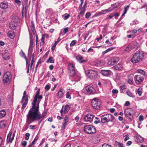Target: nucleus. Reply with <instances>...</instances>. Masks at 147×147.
Returning <instances> with one entry per match:
<instances>
[{"mask_svg": "<svg viewBox=\"0 0 147 147\" xmlns=\"http://www.w3.org/2000/svg\"><path fill=\"white\" fill-rule=\"evenodd\" d=\"M113 68L116 70H120L122 68L123 66L121 64L118 63L117 65H115Z\"/></svg>", "mask_w": 147, "mask_h": 147, "instance_id": "30", "label": "nucleus"}, {"mask_svg": "<svg viewBox=\"0 0 147 147\" xmlns=\"http://www.w3.org/2000/svg\"><path fill=\"white\" fill-rule=\"evenodd\" d=\"M26 92L25 91L23 93V95L22 98V100H25L26 96Z\"/></svg>", "mask_w": 147, "mask_h": 147, "instance_id": "59", "label": "nucleus"}, {"mask_svg": "<svg viewBox=\"0 0 147 147\" xmlns=\"http://www.w3.org/2000/svg\"><path fill=\"white\" fill-rule=\"evenodd\" d=\"M34 55H32V60H31V65H30V67H31V68H32V65L34 63Z\"/></svg>", "mask_w": 147, "mask_h": 147, "instance_id": "52", "label": "nucleus"}, {"mask_svg": "<svg viewBox=\"0 0 147 147\" xmlns=\"http://www.w3.org/2000/svg\"><path fill=\"white\" fill-rule=\"evenodd\" d=\"M132 49V47L130 45H129L125 49V51L127 53H129Z\"/></svg>", "mask_w": 147, "mask_h": 147, "instance_id": "36", "label": "nucleus"}, {"mask_svg": "<svg viewBox=\"0 0 147 147\" xmlns=\"http://www.w3.org/2000/svg\"><path fill=\"white\" fill-rule=\"evenodd\" d=\"M7 124V122L6 120H3L0 121V127L3 128L5 127Z\"/></svg>", "mask_w": 147, "mask_h": 147, "instance_id": "24", "label": "nucleus"}, {"mask_svg": "<svg viewBox=\"0 0 147 147\" xmlns=\"http://www.w3.org/2000/svg\"><path fill=\"white\" fill-rule=\"evenodd\" d=\"M30 135V134L28 133H27L26 134V137H25V139L28 140L29 138V136Z\"/></svg>", "mask_w": 147, "mask_h": 147, "instance_id": "56", "label": "nucleus"}, {"mask_svg": "<svg viewBox=\"0 0 147 147\" xmlns=\"http://www.w3.org/2000/svg\"><path fill=\"white\" fill-rule=\"evenodd\" d=\"M46 37L47 38H48L49 37V35L47 34H44L42 35L41 41L40 42V46H43L45 42V38Z\"/></svg>", "mask_w": 147, "mask_h": 147, "instance_id": "21", "label": "nucleus"}, {"mask_svg": "<svg viewBox=\"0 0 147 147\" xmlns=\"http://www.w3.org/2000/svg\"><path fill=\"white\" fill-rule=\"evenodd\" d=\"M20 55L22 57H24V59H25L26 61V64L27 65L28 63L27 62V59L26 57L25 54L24 53V52L23 51L21 50V52L20 53Z\"/></svg>", "mask_w": 147, "mask_h": 147, "instance_id": "35", "label": "nucleus"}, {"mask_svg": "<svg viewBox=\"0 0 147 147\" xmlns=\"http://www.w3.org/2000/svg\"><path fill=\"white\" fill-rule=\"evenodd\" d=\"M31 30L34 35L36 34V32L35 29L34 25L32 22H31Z\"/></svg>", "mask_w": 147, "mask_h": 147, "instance_id": "32", "label": "nucleus"}, {"mask_svg": "<svg viewBox=\"0 0 147 147\" xmlns=\"http://www.w3.org/2000/svg\"><path fill=\"white\" fill-rule=\"evenodd\" d=\"M93 118V115L90 114H86L84 118V120L85 121H92Z\"/></svg>", "mask_w": 147, "mask_h": 147, "instance_id": "12", "label": "nucleus"}, {"mask_svg": "<svg viewBox=\"0 0 147 147\" xmlns=\"http://www.w3.org/2000/svg\"><path fill=\"white\" fill-rule=\"evenodd\" d=\"M26 9H25V12H24V9H23L22 10V16L23 17L24 16H26Z\"/></svg>", "mask_w": 147, "mask_h": 147, "instance_id": "55", "label": "nucleus"}, {"mask_svg": "<svg viewBox=\"0 0 147 147\" xmlns=\"http://www.w3.org/2000/svg\"><path fill=\"white\" fill-rule=\"evenodd\" d=\"M38 139V137H36L32 143L29 145L28 147H32V145L35 144V142L37 141Z\"/></svg>", "mask_w": 147, "mask_h": 147, "instance_id": "42", "label": "nucleus"}, {"mask_svg": "<svg viewBox=\"0 0 147 147\" xmlns=\"http://www.w3.org/2000/svg\"><path fill=\"white\" fill-rule=\"evenodd\" d=\"M84 131L85 132L88 134H92L95 133L96 131V129L91 125H86L84 127Z\"/></svg>", "mask_w": 147, "mask_h": 147, "instance_id": "4", "label": "nucleus"}, {"mask_svg": "<svg viewBox=\"0 0 147 147\" xmlns=\"http://www.w3.org/2000/svg\"><path fill=\"white\" fill-rule=\"evenodd\" d=\"M69 30L68 27H66L63 30V32L64 34H66L68 31Z\"/></svg>", "mask_w": 147, "mask_h": 147, "instance_id": "51", "label": "nucleus"}, {"mask_svg": "<svg viewBox=\"0 0 147 147\" xmlns=\"http://www.w3.org/2000/svg\"><path fill=\"white\" fill-rule=\"evenodd\" d=\"M142 88H139L137 90L136 92L138 94L139 96H141L142 95Z\"/></svg>", "mask_w": 147, "mask_h": 147, "instance_id": "39", "label": "nucleus"}, {"mask_svg": "<svg viewBox=\"0 0 147 147\" xmlns=\"http://www.w3.org/2000/svg\"><path fill=\"white\" fill-rule=\"evenodd\" d=\"M111 59V61L113 62V65H114L119 60V58L116 57H113Z\"/></svg>", "mask_w": 147, "mask_h": 147, "instance_id": "33", "label": "nucleus"}, {"mask_svg": "<svg viewBox=\"0 0 147 147\" xmlns=\"http://www.w3.org/2000/svg\"><path fill=\"white\" fill-rule=\"evenodd\" d=\"M64 123L63 124V126L62 127V128H63L64 129L65 128L67 123L69 121L68 116L66 115L64 119Z\"/></svg>", "mask_w": 147, "mask_h": 147, "instance_id": "25", "label": "nucleus"}, {"mask_svg": "<svg viewBox=\"0 0 147 147\" xmlns=\"http://www.w3.org/2000/svg\"><path fill=\"white\" fill-rule=\"evenodd\" d=\"M42 98V95H39L36 98V101H37V99H39V100H38V103H37V104L39 102V101H40V100Z\"/></svg>", "mask_w": 147, "mask_h": 147, "instance_id": "53", "label": "nucleus"}, {"mask_svg": "<svg viewBox=\"0 0 147 147\" xmlns=\"http://www.w3.org/2000/svg\"><path fill=\"white\" fill-rule=\"evenodd\" d=\"M115 146L116 147H123V144L117 141L115 142Z\"/></svg>", "mask_w": 147, "mask_h": 147, "instance_id": "41", "label": "nucleus"}, {"mask_svg": "<svg viewBox=\"0 0 147 147\" xmlns=\"http://www.w3.org/2000/svg\"><path fill=\"white\" fill-rule=\"evenodd\" d=\"M79 9L80 11L78 16V17L80 18L81 16L83 17V16L86 11V8L82 7V8Z\"/></svg>", "mask_w": 147, "mask_h": 147, "instance_id": "23", "label": "nucleus"}, {"mask_svg": "<svg viewBox=\"0 0 147 147\" xmlns=\"http://www.w3.org/2000/svg\"><path fill=\"white\" fill-rule=\"evenodd\" d=\"M12 132H10L9 134H8L7 139V142L8 143L9 142L11 143L12 141L14 139V137L15 134H13L12 138H11V136L12 135Z\"/></svg>", "mask_w": 147, "mask_h": 147, "instance_id": "13", "label": "nucleus"}, {"mask_svg": "<svg viewBox=\"0 0 147 147\" xmlns=\"http://www.w3.org/2000/svg\"><path fill=\"white\" fill-rule=\"evenodd\" d=\"M134 79L136 83L137 84H139L141 82L143 81L144 78L140 75H137L135 76Z\"/></svg>", "mask_w": 147, "mask_h": 147, "instance_id": "8", "label": "nucleus"}, {"mask_svg": "<svg viewBox=\"0 0 147 147\" xmlns=\"http://www.w3.org/2000/svg\"><path fill=\"white\" fill-rule=\"evenodd\" d=\"M85 89L87 92L89 94H94L95 92L94 88L90 86H86Z\"/></svg>", "mask_w": 147, "mask_h": 147, "instance_id": "9", "label": "nucleus"}, {"mask_svg": "<svg viewBox=\"0 0 147 147\" xmlns=\"http://www.w3.org/2000/svg\"><path fill=\"white\" fill-rule=\"evenodd\" d=\"M108 122L107 120V118L105 117H102L101 119V122L104 123L106 122Z\"/></svg>", "mask_w": 147, "mask_h": 147, "instance_id": "43", "label": "nucleus"}, {"mask_svg": "<svg viewBox=\"0 0 147 147\" xmlns=\"http://www.w3.org/2000/svg\"><path fill=\"white\" fill-rule=\"evenodd\" d=\"M113 16L115 17V18H116V17L118 16L119 15V14L117 13H113Z\"/></svg>", "mask_w": 147, "mask_h": 147, "instance_id": "63", "label": "nucleus"}, {"mask_svg": "<svg viewBox=\"0 0 147 147\" xmlns=\"http://www.w3.org/2000/svg\"><path fill=\"white\" fill-rule=\"evenodd\" d=\"M126 93L130 97H132V98L135 97V96L129 90H127L126 91Z\"/></svg>", "mask_w": 147, "mask_h": 147, "instance_id": "40", "label": "nucleus"}, {"mask_svg": "<svg viewBox=\"0 0 147 147\" xmlns=\"http://www.w3.org/2000/svg\"><path fill=\"white\" fill-rule=\"evenodd\" d=\"M2 57L3 59L5 60H7L9 59H10V56L8 55V54L7 53H3L2 54Z\"/></svg>", "mask_w": 147, "mask_h": 147, "instance_id": "31", "label": "nucleus"}, {"mask_svg": "<svg viewBox=\"0 0 147 147\" xmlns=\"http://www.w3.org/2000/svg\"><path fill=\"white\" fill-rule=\"evenodd\" d=\"M134 48L138 49L140 46V45L137 42H134Z\"/></svg>", "mask_w": 147, "mask_h": 147, "instance_id": "44", "label": "nucleus"}, {"mask_svg": "<svg viewBox=\"0 0 147 147\" xmlns=\"http://www.w3.org/2000/svg\"><path fill=\"white\" fill-rule=\"evenodd\" d=\"M107 63L109 65H113V62L111 61V59H110L108 62Z\"/></svg>", "mask_w": 147, "mask_h": 147, "instance_id": "61", "label": "nucleus"}, {"mask_svg": "<svg viewBox=\"0 0 147 147\" xmlns=\"http://www.w3.org/2000/svg\"><path fill=\"white\" fill-rule=\"evenodd\" d=\"M79 9L80 11L78 16V17L80 18L81 16L83 17V16L86 11V8L82 7V8Z\"/></svg>", "mask_w": 147, "mask_h": 147, "instance_id": "22", "label": "nucleus"}, {"mask_svg": "<svg viewBox=\"0 0 147 147\" xmlns=\"http://www.w3.org/2000/svg\"><path fill=\"white\" fill-rule=\"evenodd\" d=\"M132 111L131 109H127L125 110L124 114L126 116H130L132 115Z\"/></svg>", "mask_w": 147, "mask_h": 147, "instance_id": "19", "label": "nucleus"}, {"mask_svg": "<svg viewBox=\"0 0 147 147\" xmlns=\"http://www.w3.org/2000/svg\"><path fill=\"white\" fill-rule=\"evenodd\" d=\"M66 98H67L71 99V97L70 95V93L69 92H67L66 94Z\"/></svg>", "mask_w": 147, "mask_h": 147, "instance_id": "49", "label": "nucleus"}, {"mask_svg": "<svg viewBox=\"0 0 147 147\" xmlns=\"http://www.w3.org/2000/svg\"><path fill=\"white\" fill-rule=\"evenodd\" d=\"M91 105L92 107L95 109H99L100 108V103L98 102L96 100V98L93 99L91 103Z\"/></svg>", "mask_w": 147, "mask_h": 147, "instance_id": "7", "label": "nucleus"}, {"mask_svg": "<svg viewBox=\"0 0 147 147\" xmlns=\"http://www.w3.org/2000/svg\"><path fill=\"white\" fill-rule=\"evenodd\" d=\"M105 115L106 116V117L108 122L113 121L115 119L114 116L112 114H108V115L107 114L106 115H104V116ZM104 116V115L102 116V117Z\"/></svg>", "mask_w": 147, "mask_h": 147, "instance_id": "18", "label": "nucleus"}, {"mask_svg": "<svg viewBox=\"0 0 147 147\" xmlns=\"http://www.w3.org/2000/svg\"><path fill=\"white\" fill-rule=\"evenodd\" d=\"M68 69L69 71V75L70 76L75 75L77 72L75 70V66L73 64L70 63L68 65Z\"/></svg>", "mask_w": 147, "mask_h": 147, "instance_id": "5", "label": "nucleus"}, {"mask_svg": "<svg viewBox=\"0 0 147 147\" xmlns=\"http://www.w3.org/2000/svg\"><path fill=\"white\" fill-rule=\"evenodd\" d=\"M128 79L127 80V82L130 84H132L133 83V79L131 76V75L128 76Z\"/></svg>", "mask_w": 147, "mask_h": 147, "instance_id": "38", "label": "nucleus"}, {"mask_svg": "<svg viewBox=\"0 0 147 147\" xmlns=\"http://www.w3.org/2000/svg\"><path fill=\"white\" fill-rule=\"evenodd\" d=\"M76 59L80 63H85L87 61L86 59H83V57L81 55H78L77 56Z\"/></svg>", "mask_w": 147, "mask_h": 147, "instance_id": "17", "label": "nucleus"}, {"mask_svg": "<svg viewBox=\"0 0 147 147\" xmlns=\"http://www.w3.org/2000/svg\"><path fill=\"white\" fill-rule=\"evenodd\" d=\"M14 22H11L9 24V28L13 30H15L16 28V21H13Z\"/></svg>", "mask_w": 147, "mask_h": 147, "instance_id": "29", "label": "nucleus"}, {"mask_svg": "<svg viewBox=\"0 0 147 147\" xmlns=\"http://www.w3.org/2000/svg\"><path fill=\"white\" fill-rule=\"evenodd\" d=\"M40 101L37 104V105L32 106L30 109L28 114L26 115V123L29 125L34 120H42L47 115V112H44L42 114H40L39 111V104Z\"/></svg>", "mask_w": 147, "mask_h": 147, "instance_id": "1", "label": "nucleus"}, {"mask_svg": "<svg viewBox=\"0 0 147 147\" xmlns=\"http://www.w3.org/2000/svg\"><path fill=\"white\" fill-rule=\"evenodd\" d=\"M72 76L74 77V81L76 82H77L80 80V74L78 72H76L75 75Z\"/></svg>", "mask_w": 147, "mask_h": 147, "instance_id": "20", "label": "nucleus"}, {"mask_svg": "<svg viewBox=\"0 0 147 147\" xmlns=\"http://www.w3.org/2000/svg\"><path fill=\"white\" fill-rule=\"evenodd\" d=\"M70 108V106L68 105H66L64 108L63 107H62L60 111L61 115H63V114H64L67 113L69 110Z\"/></svg>", "mask_w": 147, "mask_h": 147, "instance_id": "10", "label": "nucleus"}, {"mask_svg": "<svg viewBox=\"0 0 147 147\" xmlns=\"http://www.w3.org/2000/svg\"><path fill=\"white\" fill-rule=\"evenodd\" d=\"M6 114L5 111L4 110L0 111V117H2L5 116Z\"/></svg>", "mask_w": 147, "mask_h": 147, "instance_id": "34", "label": "nucleus"}, {"mask_svg": "<svg viewBox=\"0 0 147 147\" xmlns=\"http://www.w3.org/2000/svg\"><path fill=\"white\" fill-rule=\"evenodd\" d=\"M28 96L27 95H26V97L25 100H22L21 101V103L22 104V106L21 107V109H24L26 107L28 102Z\"/></svg>", "mask_w": 147, "mask_h": 147, "instance_id": "14", "label": "nucleus"}, {"mask_svg": "<svg viewBox=\"0 0 147 147\" xmlns=\"http://www.w3.org/2000/svg\"><path fill=\"white\" fill-rule=\"evenodd\" d=\"M69 17H70V15H69L68 13H66L64 14V19L65 20H66Z\"/></svg>", "mask_w": 147, "mask_h": 147, "instance_id": "48", "label": "nucleus"}, {"mask_svg": "<svg viewBox=\"0 0 147 147\" xmlns=\"http://www.w3.org/2000/svg\"><path fill=\"white\" fill-rule=\"evenodd\" d=\"M8 5L7 2L3 1L0 4V7L2 9H4L8 7Z\"/></svg>", "mask_w": 147, "mask_h": 147, "instance_id": "27", "label": "nucleus"}, {"mask_svg": "<svg viewBox=\"0 0 147 147\" xmlns=\"http://www.w3.org/2000/svg\"><path fill=\"white\" fill-rule=\"evenodd\" d=\"M129 7V5H127L126 7H125L124 10L123 11L124 12H125V13H126Z\"/></svg>", "mask_w": 147, "mask_h": 147, "instance_id": "60", "label": "nucleus"}, {"mask_svg": "<svg viewBox=\"0 0 147 147\" xmlns=\"http://www.w3.org/2000/svg\"><path fill=\"white\" fill-rule=\"evenodd\" d=\"M32 51V46H29L28 49V52L31 53Z\"/></svg>", "mask_w": 147, "mask_h": 147, "instance_id": "58", "label": "nucleus"}, {"mask_svg": "<svg viewBox=\"0 0 147 147\" xmlns=\"http://www.w3.org/2000/svg\"><path fill=\"white\" fill-rule=\"evenodd\" d=\"M113 10V9H111L110 8H109L108 9L102 10L101 12H99L96 13L95 14V16H98L102 14H105L107 13L112 11Z\"/></svg>", "mask_w": 147, "mask_h": 147, "instance_id": "11", "label": "nucleus"}, {"mask_svg": "<svg viewBox=\"0 0 147 147\" xmlns=\"http://www.w3.org/2000/svg\"><path fill=\"white\" fill-rule=\"evenodd\" d=\"M15 2L19 6L21 4V2L20 0H15Z\"/></svg>", "mask_w": 147, "mask_h": 147, "instance_id": "50", "label": "nucleus"}, {"mask_svg": "<svg viewBox=\"0 0 147 147\" xmlns=\"http://www.w3.org/2000/svg\"><path fill=\"white\" fill-rule=\"evenodd\" d=\"M100 73L103 76H108L111 74V72L109 70H102L101 71Z\"/></svg>", "mask_w": 147, "mask_h": 147, "instance_id": "16", "label": "nucleus"}, {"mask_svg": "<svg viewBox=\"0 0 147 147\" xmlns=\"http://www.w3.org/2000/svg\"><path fill=\"white\" fill-rule=\"evenodd\" d=\"M144 57L143 53L141 51H138L133 54L131 61L133 63H136L141 61Z\"/></svg>", "mask_w": 147, "mask_h": 147, "instance_id": "2", "label": "nucleus"}, {"mask_svg": "<svg viewBox=\"0 0 147 147\" xmlns=\"http://www.w3.org/2000/svg\"><path fill=\"white\" fill-rule=\"evenodd\" d=\"M40 89H38L36 92V94L33 100L32 103V106H36V98L40 94Z\"/></svg>", "mask_w": 147, "mask_h": 147, "instance_id": "15", "label": "nucleus"}, {"mask_svg": "<svg viewBox=\"0 0 147 147\" xmlns=\"http://www.w3.org/2000/svg\"><path fill=\"white\" fill-rule=\"evenodd\" d=\"M137 72L138 73L140 74L143 75H144L145 74V72L144 71L141 69L138 70H137Z\"/></svg>", "mask_w": 147, "mask_h": 147, "instance_id": "46", "label": "nucleus"}, {"mask_svg": "<svg viewBox=\"0 0 147 147\" xmlns=\"http://www.w3.org/2000/svg\"><path fill=\"white\" fill-rule=\"evenodd\" d=\"M87 76L90 79H95L97 77L98 74L96 71L91 69L85 71Z\"/></svg>", "mask_w": 147, "mask_h": 147, "instance_id": "3", "label": "nucleus"}, {"mask_svg": "<svg viewBox=\"0 0 147 147\" xmlns=\"http://www.w3.org/2000/svg\"><path fill=\"white\" fill-rule=\"evenodd\" d=\"M102 147H112L110 145H109L106 144H104L102 145Z\"/></svg>", "mask_w": 147, "mask_h": 147, "instance_id": "57", "label": "nucleus"}, {"mask_svg": "<svg viewBox=\"0 0 147 147\" xmlns=\"http://www.w3.org/2000/svg\"><path fill=\"white\" fill-rule=\"evenodd\" d=\"M91 14L90 13H87L85 15V17L86 18H88L90 16Z\"/></svg>", "mask_w": 147, "mask_h": 147, "instance_id": "54", "label": "nucleus"}, {"mask_svg": "<svg viewBox=\"0 0 147 147\" xmlns=\"http://www.w3.org/2000/svg\"><path fill=\"white\" fill-rule=\"evenodd\" d=\"M76 42V40H72L71 43L70 44V47H72L74 46Z\"/></svg>", "mask_w": 147, "mask_h": 147, "instance_id": "47", "label": "nucleus"}, {"mask_svg": "<svg viewBox=\"0 0 147 147\" xmlns=\"http://www.w3.org/2000/svg\"><path fill=\"white\" fill-rule=\"evenodd\" d=\"M22 144L24 147H25L27 144V142L26 141H23L22 142Z\"/></svg>", "mask_w": 147, "mask_h": 147, "instance_id": "64", "label": "nucleus"}, {"mask_svg": "<svg viewBox=\"0 0 147 147\" xmlns=\"http://www.w3.org/2000/svg\"><path fill=\"white\" fill-rule=\"evenodd\" d=\"M118 92V90L116 89H113L112 91V92L113 94H117Z\"/></svg>", "mask_w": 147, "mask_h": 147, "instance_id": "62", "label": "nucleus"}, {"mask_svg": "<svg viewBox=\"0 0 147 147\" xmlns=\"http://www.w3.org/2000/svg\"><path fill=\"white\" fill-rule=\"evenodd\" d=\"M53 57H49V59L47 61V63L50 62L51 63H54V60L53 59Z\"/></svg>", "mask_w": 147, "mask_h": 147, "instance_id": "45", "label": "nucleus"}, {"mask_svg": "<svg viewBox=\"0 0 147 147\" xmlns=\"http://www.w3.org/2000/svg\"><path fill=\"white\" fill-rule=\"evenodd\" d=\"M65 93V91L64 90L61 88H60L58 92V97L59 98L62 97Z\"/></svg>", "mask_w": 147, "mask_h": 147, "instance_id": "26", "label": "nucleus"}, {"mask_svg": "<svg viewBox=\"0 0 147 147\" xmlns=\"http://www.w3.org/2000/svg\"><path fill=\"white\" fill-rule=\"evenodd\" d=\"M15 36L14 32L12 30L9 31L7 33V36L11 39H13L14 38Z\"/></svg>", "mask_w": 147, "mask_h": 147, "instance_id": "28", "label": "nucleus"}, {"mask_svg": "<svg viewBox=\"0 0 147 147\" xmlns=\"http://www.w3.org/2000/svg\"><path fill=\"white\" fill-rule=\"evenodd\" d=\"M120 91L121 92H123L125 91L126 86L124 85H122L119 87Z\"/></svg>", "mask_w": 147, "mask_h": 147, "instance_id": "37", "label": "nucleus"}, {"mask_svg": "<svg viewBox=\"0 0 147 147\" xmlns=\"http://www.w3.org/2000/svg\"><path fill=\"white\" fill-rule=\"evenodd\" d=\"M11 79V76L10 72L8 71L4 74L3 78V81L4 83L10 82Z\"/></svg>", "mask_w": 147, "mask_h": 147, "instance_id": "6", "label": "nucleus"}]
</instances>
